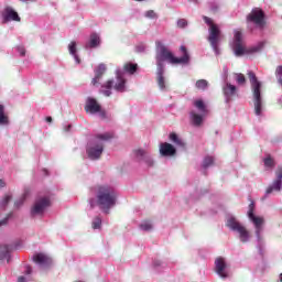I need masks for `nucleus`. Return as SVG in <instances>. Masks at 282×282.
<instances>
[{"instance_id": "cd10ccee", "label": "nucleus", "mask_w": 282, "mask_h": 282, "mask_svg": "<svg viewBox=\"0 0 282 282\" xmlns=\"http://www.w3.org/2000/svg\"><path fill=\"white\" fill-rule=\"evenodd\" d=\"M215 164V158L206 156L203 161V169H208V166H213Z\"/></svg>"}, {"instance_id": "393cba45", "label": "nucleus", "mask_w": 282, "mask_h": 282, "mask_svg": "<svg viewBox=\"0 0 282 282\" xmlns=\"http://www.w3.org/2000/svg\"><path fill=\"white\" fill-rule=\"evenodd\" d=\"M12 202V194H6L0 200V208L6 209L8 205Z\"/></svg>"}, {"instance_id": "f257e3e1", "label": "nucleus", "mask_w": 282, "mask_h": 282, "mask_svg": "<svg viewBox=\"0 0 282 282\" xmlns=\"http://www.w3.org/2000/svg\"><path fill=\"white\" fill-rule=\"evenodd\" d=\"M181 52H183L182 57L173 56V53L160 41L156 42V80L158 86L161 91H166V79L164 78V61L171 63V65H188L191 56L186 46H181Z\"/></svg>"}, {"instance_id": "bb28decb", "label": "nucleus", "mask_w": 282, "mask_h": 282, "mask_svg": "<svg viewBox=\"0 0 282 282\" xmlns=\"http://www.w3.org/2000/svg\"><path fill=\"white\" fill-rule=\"evenodd\" d=\"M8 254H10V248L8 246H0V261L8 259Z\"/></svg>"}, {"instance_id": "8fccbe9b", "label": "nucleus", "mask_w": 282, "mask_h": 282, "mask_svg": "<svg viewBox=\"0 0 282 282\" xmlns=\"http://www.w3.org/2000/svg\"><path fill=\"white\" fill-rule=\"evenodd\" d=\"M21 1L25 2V1H28V0H21Z\"/></svg>"}, {"instance_id": "f8f14e48", "label": "nucleus", "mask_w": 282, "mask_h": 282, "mask_svg": "<svg viewBox=\"0 0 282 282\" xmlns=\"http://www.w3.org/2000/svg\"><path fill=\"white\" fill-rule=\"evenodd\" d=\"M134 156L137 158L138 162H144L147 166H153L155 161L153 156H151V150L149 149H137L134 150Z\"/></svg>"}, {"instance_id": "603ef678", "label": "nucleus", "mask_w": 282, "mask_h": 282, "mask_svg": "<svg viewBox=\"0 0 282 282\" xmlns=\"http://www.w3.org/2000/svg\"><path fill=\"white\" fill-rule=\"evenodd\" d=\"M137 1H142V0H137Z\"/></svg>"}, {"instance_id": "a211bd4d", "label": "nucleus", "mask_w": 282, "mask_h": 282, "mask_svg": "<svg viewBox=\"0 0 282 282\" xmlns=\"http://www.w3.org/2000/svg\"><path fill=\"white\" fill-rule=\"evenodd\" d=\"M2 19L6 22H8V21H21V18L19 17V13H17V11H14V9H12V7H7L2 11Z\"/></svg>"}, {"instance_id": "2eb2a0df", "label": "nucleus", "mask_w": 282, "mask_h": 282, "mask_svg": "<svg viewBox=\"0 0 282 282\" xmlns=\"http://www.w3.org/2000/svg\"><path fill=\"white\" fill-rule=\"evenodd\" d=\"M282 186V169L278 167L275 171V180L273 183L267 188L265 195H272V193L281 192Z\"/></svg>"}, {"instance_id": "423d86ee", "label": "nucleus", "mask_w": 282, "mask_h": 282, "mask_svg": "<svg viewBox=\"0 0 282 282\" xmlns=\"http://www.w3.org/2000/svg\"><path fill=\"white\" fill-rule=\"evenodd\" d=\"M205 23L208 25L209 35L207 41L209 42L212 50L215 52L216 56H219V43H221V30L219 25L213 22V19L208 17H203Z\"/></svg>"}, {"instance_id": "ddd939ff", "label": "nucleus", "mask_w": 282, "mask_h": 282, "mask_svg": "<svg viewBox=\"0 0 282 282\" xmlns=\"http://www.w3.org/2000/svg\"><path fill=\"white\" fill-rule=\"evenodd\" d=\"M85 111L86 113H98L101 118H105V110H102V107L100 104L95 98L88 97L86 100V106H85Z\"/></svg>"}, {"instance_id": "49530a36", "label": "nucleus", "mask_w": 282, "mask_h": 282, "mask_svg": "<svg viewBox=\"0 0 282 282\" xmlns=\"http://www.w3.org/2000/svg\"><path fill=\"white\" fill-rule=\"evenodd\" d=\"M69 129H72V126H67L66 128H65V131H69Z\"/></svg>"}, {"instance_id": "b1692460", "label": "nucleus", "mask_w": 282, "mask_h": 282, "mask_svg": "<svg viewBox=\"0 0 282 282\" xmlns=\"http://www.w3.org/2000/svg\"><path fill=\"white\" fill-rule=\"evenodd\" d=\"M10 124V118L6 115V108L0 105V126L8 127Z\"/></svg>"}, {"instance_id": "9d476101", "label": "nucleus", "mask_w": 282, "mask_h": 282, "mask_svg": "<svg viewBox=\"0 0 282 282\" xmlns=\"http://www.w3.org/2000/svg\"><path fill=\"white\" fill-rule=\"evenodd\" d=\"M194 107H196V109H198L200 115L195 111H192L189 115L191 120H192L194 127H200V124L204 122V117L206 116V113H208V110L206 109V104H204V100H202V99L195 100Z\"/></svg>"}, {"instance_id": "09e8293b", "label": "nucleus", "mask_w": 282, "mask_h": 282, "mask_svg": "<svg viewBox=\"0 0 282 282\" xmlns=\"http://www.w3.org/2000/svg\"><path fill=\"white\" fill-rule=\"evenodd\" d=\"M227 76H225V80H226ZM227 84V82H225Z\"/></svg>"}, {"instance_id": "e433bc0d", "label": "nucleus", "mask_w": 282, "mask_h": 282, "mask_svg": "<svg viewBox=\"0 0 282 282\" xmlns=\"http://www.w3.org/2000/svg\"><path fill=\"white\" fill-rule=\"evenodd\" d=\"M186 25H188V21H186V19H181L177 21L178 28H186Z\"/></svg>"}, {"instance_id": "dca6fc26", "label": "nucleus", "mask_w": 282, "mask_h": 282, "mask_svg": "<svg viewBox=\"0 0 282 282\" xmlns=\"http://www.w3.org/2000/svg\"><path fill=\"white\" fill-rule=\"evenodd\" d=\"M159 151L162 158H173V155L177 153V150L175 149V147H173V144L167 142L161 143Z\"/></svg>"}, {"instance_id": "c9c22d12", "label": "nucleus", "mask_w": 282, "mask_h": 282, "mask_svg": "<svg viewBox=\"0 0 282 282\" xmlns=\"http://www.w3.org/2000/svg\"><path fill=\"white\" fill-rule=\"evenodd\" d=\"M147 19H158V14L153 10H149L145 12Z\"/></svg>"}, {"instance_id": "0eeeda50", "label": "nucleus", "mask_w": 282, "mask_h": 282, "mask_svg": "<svg viewBox=\"0 0 282 282\" xmlns=\"http://www.w3.org/2000/svg\"><path fill=\"white\" fill-rule=\"evenodd\" d=\"M249 80L251 83V89L253 94V107L256 116H261L263 112V99H261V83L257 79L254 73H248Z\"/></svg>"}, {"instance_id": "f704fd0d", "label": "nucleus", "mask_w": 282, "mask_h": 282, "mask_svg": "<svg viewBox=\"0 0 282 282\" xmlns=\"http://www.w3.org/2000/svg\"><path fill=\"white\" fill-rule=\"evenodd\" d=\"M275 76L278 78V83L282 85V66H278L275 70Z\"/></svg>"}, {"instance_id": "7ed1b4c3", "label": "nucleus", "mask_w": 282, "mask_h": 282, "mask_svg": "<svg viewBox=\"0 0 282 282\" xmlns=\"http://www.w3.org/2000/svg\"><path fill=\"white\" fill-rule=\"evenodd\" d=\"M138 70V64H131L128 63L123 66V69L118 68L116 70V77L117 82L113 84V80H108L102 87H101V94L104 96H111V87L116 89V91H120L121 94L127 91V74H135Z\"/></svg>"}, {"instance_id": "5701e85b", "label": "nucleus", "mask_w": 282, "mask_h": 282, "mask_svg": "<svg viewBox=\"0 0 282 282\" xmlns=\"http://www.w3.org/2000/svg\"><path fill=\"white\" fill-rule=\"evenodd\" d=\"M68 52L70 54V56H73V58H75V62L77 65H80V57H78L77 48H76V42H70L68 44Z\"/></svg>"}, {"instance_id": "c756f323", "label": "nucleus", "mask_w": 282, "mask_h": 282, "mask_svg": "<svg viewBox=\"0 0 282 282\" xmlns=\"http://www.w3.org/2000/svg\"><path fill=\"white\" fill-rule=\"evenodd\" d=\"M141 230H144L145 232H148L149 230L153 229V224H151V221H143L140 225Z\"/></svg>"}, {"instance_id": "aec40b11", "label": "nucleus", "mask_w": 282, "mask_h": 282, "mask_svg": "<svg viewBox=\"0 0 282 282\" xmlns=\"http://www.w3.org/2000/svg\"><path fill=\"white\" fill-rule=\"evenodd\" d=\"M223 91H224V96L226 98V102H228L230 100V98H232L235 93L237 91V87H235V85H231L230 83H227L223 87Z\"/></svg>"}, {"instance_id": "c03bdc74", "label": "nucleus", "mask_w": 282, "mask_h": 282, "mask_svg": "<svg viewBox=\"0 0 282 282\" xmlns=\"http://www.w3.org/2000/svg\"><path fill=\"white\" fill-rule=\"evenodd\" d=\"M224 72H225V76H228V68H224Z\"/></svg>"}, {"instance_id": "473e14b6", "label": "nucleus", "mask_w": 282, "mask_h": 282, "mask_svg": "<svg viewBox=\"0 0 282 282\" xmlns=\"http://www.w3.org/2000/svg\"><path fill=\"white\" fill-rule=\"evenodd\" d=\"M24 202H25V194H23L20 198H18L14 202V208H21Z\"/></svg>"}, {"instance_id": "4c0bfd02", "label": "nucleus", "mask_w": 282, "mask_h": 282, "mask_svg": "<svg viewBox=\"0 0 282 282\" xmlns=\"http://www.w3.org/2000/svg\"><path fill=\"white\" fill-rule=\"evenodd\" d=\"M10 217H12V214H9L6 218L0 220V228L1 226H6L8 224V220L10 219Z\"/></svg>"}, {"instance_id": "a878e982", "label": "nucleus", "mask_w": 282, "mask_h": 282, "mask_svg": "<svg viewBox=\"0 0 282 282\" xmlns=\"http://www.w3.org/2000/svg\"><path fill=\"white\" fill-rule=\"evenodd\" d=\"M170 141L176 144V147H184V141L175 133L170 134Z\"/></svg>"}, {"instance_id": "6ab92c4d", "label": "nucleus", "mask_w": 282, "mask_h": 282, "mask_svg": "<svg viewBox=\"0 0 282 282\" xmlns=\"http://www.w3.org/2000/svg\"><path fill=\"white\" fill-rule=\"evenodd\" d=\"M216 272L221 279H227L228 272H226V260L224 258H217L215 261Z\"/></svg>"}, {"instance_id": "ea45409f", "label": "nucleus", "mask_w": 282, "mask_h": 282, "mask_svg": "<svg viewBox=\"0 0 282 282\" xmlns=\"http://www.w3.org/2000/svg\"><path fill=\"white\" fill-rule=\"evenodd\" d=\"M18 281L19 282H25V281H28V276L21 275V276L18 278Z\"/></svg>"}, {"instance_id": "37998d69", "label": "nucleus", "mask_w": 282, "mask_h": 282, "mask_svg": "<svg viewBox=\"0 0 282 282\" xmlns=\"http://www.w3.org/2000/svg\"><path fill=\"white\" fill-rule=\"evenodd\" d=\"M137 52H144V46H138Z\"/></svg>"}, {"instance_id": "f3484780", "label": "nucleus", "mask_w": 282, "mask_h": 282, "mask_svg": "<svg viewBox=\"0 0 282 282\" xmlns=\"http://www.w3.org/2000/svg\"><path fill=\"white\" fill-rule=\"evenodd\" d=\"M33 261L41 268H47V265H52V258L45 253H36L33 256Z\"/></svg>"}, {"instance_id": "72a5a7b5", "label": "nucleus", "mask_w": 282, "mask_h": 282, "mask_svg": "<svg viewBox=\"0 0 282 282\" xmlns=\"http://www.w3.org/2000/svg\"><path fill=\"white\" fill-rule=\"evenodd\" d=\"M235 78L238 85H243V83H246V76H243V74H235Z\"/></svg>"}, {"instance_id": "2f4dec72", "label": "nucleus", "mask_w": 282, "mask_h": 282, "mask_svg": "<svg viewBox=\"0 0 282 282\" xmlns=\"http://www.w3.org/2000/svg\"><path fill=\"white\" fill-rule=\"evenodd\" d=\"M264 166L265 169H272V166H274V160L272 156L269 155L264 159Z\"/></svg>"}, {"instance_id": "1a4fd4ad", "label": "nucleus", "mask_w": 282, "mask_h": 282, "mask_svg": "<svg viewBox=\"0 0 282 282\" xmlns=\"http://www.w3.org/2000/svg\"><path fill=\"white\" fill-rule=\"evenodd\" d=\"M249 220L253 224L256 230V237L259 242L263 239V226L265 224V219L263 216L254 215V202L249 204V209L247 212Z\"/></svg>"}, {"instance_id": "79ce46f5", "label": "nucleus", "mask_w": 282, "mask_h": 282, "mask_svg": "<svg viewBox=\"0 0 282 282\" xmlns=\"http://www.w3.org/2000/svg\"><path fill=\"white\" fill-rule=\"evenodd\" d=\"M6 186V181L0 178V188H3Z\"/></svg>"}, {"instance_id": "20e7f679", "label": "nucleus", "mask_w": 282, "mask_h": 282, "mask_svg": "<svg viewBox=\"0 0 282 282\" xmlns=\"http://www.w3.org/2000/svg\"><path fill=\"white\" fill-rule=\"evenodd\" d=\"M263 42H259L258 44L246 47L243 43V33L239 30L234 31V41L231 43V47L234 50L235 56H246V54H257V52H261L263 50Z\"/></svg>"}, {"instance_id": "6e6552de", "label": "nucleus", "mask_w": 282, "mask_h": 282, "mask_svg": "<svg viewBox=\"0 0 282 282\" xmlns=\"http://www.w3.org/2000/svg\"><path fill=\"white\" fill-rule=\"evenodd\" d=\"M226 225L229 230H232V232H236V235H238L239 240L242 243H248V241H250V231H248V229H246V227H243L241 223L237 221V218H235V216H228Z\"/></svg>"}, {"instance_id": "a18cd8bd", "label": "nucleus", "mask_w": 282, "mask_h": 282, "mask_svg": "<svg viewBox=\"0 0 282 282\" xmlns=\"http://www.w3.org/2000/svg\"><path fill=\"white\" fill-rule=\"evenodd\" d=\"M46 122H52V117H47Z\"/></svg>"}, {"instance_id": "a19ab883", "label": "nucleus", "mask_w": 282, "mask_h": 282, "mask_svg": "<svg viewBox=\"0 0 282 282\" xmlns=\"http://www.w3.org/2000/svg\"><path fill=\"white\" fill-rule=\"evenodd\" d=\"M25 274H32V268L31 267L25 268Z\"/></svg>"}, {"instance_id": "412c9836", "label": "nucleus", "mask_w": 282, "mask_h": 282, "mask_svg": "<svg viewBox=\"0 0 282 282\" xmlns=\"http://www.w3.org/2000/svg\"><path fill=\"white\" fill-rule=\"evenodd\" d=\"M107 72V66L105 64H99L95 69V78L93 79V85H98L100 78H102V74Z\"/></svg>"}, {"instance_id": "58836bf2", "label": "nucleus", "mask_w": 282, "mask_h": 282, "mask_svg": "<svg viewBox=\"0 0 282 282\" xmlns=\"http://www.w3.org/2000/svg\"><path fill=\"white\" fill-rule=\"evenodd\" d=\"M17 51L19 52L20 56H25V47L23 46H18Z\"/></svg>"}, {"instance_id": "9b49d317", "label": "nucleus", "mask_w": 282, "mask_h": 282, "mask_svg": "<svg viewBox=\"0 0 282 282\" xmlns=\"http://www.w3.org/2000/svg\"><path fill=\"white\" fill-rule=\"evenodd\" d=\"M52 205V202L50 200V197H42L35 200L33 207L31 208V215L33 217H36L39 215H43L50 208Z\"/></svg>"}, {"instance_id": "4be33fe9", "label": "nucleus", "mask_w": 282, "mask_h": 282, "mask_svg": "<svg viewBox=\"0 0 282 282\" xmlns=\"http://www.w3.org/2000/svg\"><path fill=\"white\" fill-rule=\"evenodd\" d=\"M100 45V35L98 33H91L89 41L86 43V48H94Z\"/></svg>"}, {"instance_id": "7c9ffc66", "label": "nucleus", "mask_w": 282, "mask_h": 282, "mask_svg": "<svg viewBox=\"0 0 282 282\" xmlns=\"http://www.w3.org/2000/svg\"><path fill=\"white\" fill-rule=\"evenodd\" d=\"M102 226V219L100 217H96L93 220V228L94 230H98Z\"/></svg>"}, {"instance_id": "39448f33", "label": "nucleus", "mask_w": 282, "mask_h": 282, "mask_svg": "<svg viewBox=\"0 0 282 282\" xmlns=\"http://www.w3.org/2000/svg\"><path fill=\"white\" fill-rule=\"evenodd\" d=\"M113 133L105 132L97 134L87 145L86 153L89 160H100L102 151H105V142L111 140Z\"/></svg>"}, {"instance_id": "c85d7f7f", "label": "nucleus", "mask_w": 282, "mask_h": 282, "mask_svg": "<svg viewBox=\"0 0 282 282\" xmlns=\"http://www.w3.org/2000/svg\"><path fill=\"white\" fill-rule=\"evenodd\" d=\"M208 88V80L206 79H199L196 82V89H207Z\"/></svg>"}, {"instance_id": "3c124183", "label": "nucleus", "mask_w": 282, "mask_h": 282, "mask_svg": "<svg viewBox=\"0 0 282 282\" xmlns=\"http://www.w3.org/2000/svg\"><path fill=\"white\" fill-rule=\"evenodd\" d=\"M155 265H160V264L155 263Z\"/></svg>"}, {"instance_id": "4468645a", "label": "nucleus", "mask_w": 282, "mask_h": 282, "mask_svg": "<svg viewBox=\"0 0 282 282\" xmlns=\"http://www.w3.org/2000/svg\"><path fill=\"white\" fill-rule=\"evenodd\" d=\"M247 22L253 23L256 28H263L265 25L263 11L260 9L252 10L247 17Z\"/></svg>"}, {"instance_id": "de8ad7c7", "label": "nucleus", "mask_w": 282, "mask_h": 282, "mask_svg": "<svg viewBox=\"0 0 282 282\" xmlns=\"http://www.w3.org/2000/svg\"><path fill=\"white\" fill-rule=\"evenodd\" d=\"M280 281L282 282V273L280 274Z\"/></svg>"}, {"instance_id": "f03ea898", "label": "nucleus", "mask_w": 282, "mask_h": 282, "mask_svg": "<svg viewBox=\"0 0 282 282\" xmlns=\"http://www.w3.org/2000/svg\"><path fill=\"white\" fill-rule=\"evenodd\" d=\"M96 198L97 200L94 198L89 200L90 207L94 208L97 204L104 213H109L110 208H113L118 202V191L108 184L99 185L96 187Z\"/></svg>"}]
</instances>
